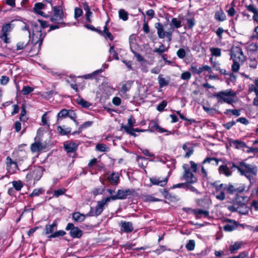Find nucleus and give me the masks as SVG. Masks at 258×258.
Wrapping results in <instances>:
<instances>
[{"instance_id": "1", "label": "nucleus", "mask_w": 258, "mask_h": 258, "mask_svg": "<svg viewBox=\"0 0 258 258\" xmlns=\"http://www.w3.org/2000/svg\"><path fill=\"white\" fill-rule=\"evenodd\" d=\"M240 167L237 168L238 171L242 175L245 176L249 180H251L252 176H255L257 174V169L255 165L246 164L242 161L239 163Z\"/></svg>"}, {"instance_id": "2", "label": "nucleus", "mask_w": 258, "mask_h": 258, "mask_svg": "<svg viewBox=\"0 0 258 258\" xmlns=\"http://www.w3.org/2000/svg\"><path fill=\"white\" fill-rule=\"evenodd\" d=\"M52 10L53 15L50 18L51 21L56 24H60L62 26H66V23L62 22L65 17L62 7L61 6H54L52 7Z\"/></svg>"}, {"instance_id": "3", "label": "nucleus", "mask_w": 258, "mask_h": 258, "mask_svg": "<svg viewBox=\"0 0 258 258\" xmlns=\"http://www.w3.org/2000/svg\"><path fill=\"white\" fill-rule=\"evenodd\" d=\"M109 202H110V200L109 197L98 201L94 209L91 208V210L87 215L89 216H98L100 215L103 212L104 207L107 206L108 203Z\"/></svg>"}, {"instance_id": "4", "label": "nucleus", "mask_w": 258, "mask_h": 258, "mask_svg": "<svg viewBox=\"0 0 258 258\" xmlns=\"http://www.w3.org/2000/svg\"><path fill=\"white\" fill-rule=\"evenodd\" d=\"M136 193L135 190L133 188H128L126 189H118L117 194L114 196L108 197L111 200H124L130 198L132 196H134Z\"/></svg>"}, {"instance_id": "5", "label": "nucleus", "mask_w": 258, "mask_h": 258, "mask_svg": "<svg viewBox=\"0 0 258 258\" xmlns=\"http://www.w3.org/2000/svg\"><path fill=\"white\" fill-rule=\"evenodd\" d=\"M231 58L233 61L243 62L245 59L244 54L240 47L233 46L230 50Z\"/></svg>"}, {"instance_id": "6", "label": "nucleus", "mask_w": 258, "mask_h": 258, "mask_svg": "<svg viewBox=\"0 0 258 258\" xmlns=\"http://www.w3.org/2000/svg\"><path fill=\"white\" fill-rule=\"evenodd\" d=\"M248 200V199L247 197H238L236 199V202L238 203V212L241 214L246 215L248 214L249 211V209L246 206L245 203H246Z\"/></svg>"}, {"instance_id": "7", "label": "nucleus", "mask_w": 258, "mask_h": 258, "mask_svg": "<svg viewBox=\"0 0 258 258\" xmlns=\"http://www.w3.org/2000/svg\"><path fill=\"white\" fill-rule=\"evenodd\" d=\"M184 173L182 178L190 183H193L197 181V178L194 174L190 171L188 164H184L182 166Z\"/></svg>"}, {"instance_id": "8", "label": "nucleus", "mask_w": 258, "mask_h": 258, "mask_svg": "<svg viewBox=\"0 0 258 258\" xmlns=\"http://www.w3.org/2000/svg\"><path fill=\"white\" fill-rule=\"evenodd\" d=\"M42 169L40 167H37L31 170L26 175V178L28 180L34 179V181L39 180L42 175Z\"/></svg>"}, {"instance_id": "9", "label": "nucleus", "mask_w": 258, "mask_h": 258, "mask_svg": "<svg viewBox=\"0 0 258 258\" xmlns=\"http://www.w3.org/2000/svg\"><path fill=\"white\" fill-rule=\"evenodd\" d=\"M66 230L70 231V235L74 238H80L82 235V231L78 227H75L73 223H68L66 228Z\"/></svg>"}, {"instance_id": "10", "label": "nucleus", "mask_w": 258, "mask_h": 258, "mask_svg": "<svg viewBox=\"0 0 258 258\" xmlns=\"http://www.w3.org/2000/svg\"><path fill=\"white\" fill-rule=\"evenodd\" d=\"M219 161V160L217 158L215 157H207L206 158L202 163V166L201 167V172L202 176L204 177H206L207 176V172L204 166V165L207 163H209L217 166L218 165Z\"/></svg>"}, {"instance_id": "11", "label": "nucleus", "mask_w": 258, "mask_h": 258, "mask_svg": "<svg viewBox=\"0 0 258 258\" xmlns=\"http://www.w3.org/2000/svg\"><path fill=\"white\" fill-rule=\"evenodd\" d=\"M245 190V187L243 185L238 186L237 185H232L229 184L227 188V192L231 194H235V199L239 197L237 195L238 193L242 192Z\"/></svg>"}, {"instance_id": "12", "label": "nucleus", "mask_w": 258, "mask_h": 258, "mask_svg": "<svg viewBox=\"0 0 258 258\" xmlns=\"http://www.w3.org/2000/svg\"><path fill=\"white\" fill-rule=\"evenodd\" d=\"M44 36L45 35L42 34L41 30H38L37 33H33L32 38V43L34 44V45L38 43V49H40Z\"/></svg>"}, {"instance_id": "13", "label": "nucleus", "mask_w": 258, "mask_h": 258, "mask_svg": "<svg viewBox=\"0 0 258 258\" xmlns=\"http://www.w3.org/2000/svg\"><path fill=\"white\" fill-rule=\"evenodd\" d=\"M183 210L186 212H188V211H191V212L196 215L197 218H200L202 216L205 217H208L209 215V211L202 209H192L191 208H183Z\"/></svg>"}, {"instance_id": "14", "label": "nucleus", "mask_w": 258, "mask_h": 258, "mask_svg": "<svg viewBox=\"0 0 258 258\" xmlns=\"http://www.w3.org/2000/svg\"><path fill=\"white\" fill-rule=\"evenodd\" d=\"M228 142L230 146H233L236 149H241L247 147V146L246 145V144L241 141L228 139Z\"/></svg>"}, {"instance_id": "15", "label": "nucleus", "mask_w": 258, "mask_h": 258, "mask_svg": "<svg viewBox=\"0 0 258 258\" xmlns=\"http://www.w3.org/2000/svg\"><path fill=\"white\" fill-rule=\"evenodd\" d=\"M57 226V222L56 220H54L51 225H46L44 228V234L46 235L49 234H51L56 230Z\"/></svg>"}, {"instance_id": "16", "label": "nucleus", "mask_w": 258, "mask_h": 258, "mask_svg": "<svg viewBox=\"0 0 258 258\" xmlns=\"http://www.w3.org/2000/svg\"><path fill=\"white\" fill-rule=\"evenodd\" d=\"M45 147L46 146L44 144L41 142L38 141L35 142L31 145V150L33 152H37L45 149Z\"/></svg>"}, {"instance_id": "17", "label": "nucleus", "mask_w": 258, "mask_h": 258, "mask_svg": "<svg viewBox=\"0 0 258 258\" xmlns=\"http://www.w3.org/2000/svg\"><path fill=\"white\" fill-rule=\"evenodd\" d=\"M155 28L157 29L158 37L161 39L164 38L166 36V32L164 30L163 25L160 23H156Z\"/></svg>"}, {"instance_id": "18", "label": "nucleus", "mask_w": 258, "mask_h": 258, "mask_svg": "<svg viewBox=\"0 0 258 258\" xmlns=\"http://www.w3.org/2000/svg\"><path fill=\"white\" fill-rule=\"evenodd\" d=\"M151 182L154 185H159L161 186H165L168 181V176L165 178L163 180L156 177H152L150 179Z\"/></svg>"}, {"instance_id": "19", "label": "nucleus", "mask_w": 258, "mask_h": 258, "mask_svg": "<svg viewBox=\"0 0 258 258\" xmlns=\"http://www.w3.org/2000/svg\"><path fill=\"white\" fill-rule=\"evenodd\" d=\"M29 40L26 42H19L17 44V50L26 49L27 51H33V49L29 47Z\"/></svg>"}, {"instance_id": "20", "label": "nucleus", "mask_w": 258, "mask_h": 258, "mask_svg": "<svg viewBox=\"0 0 258 258\" xmlns=\"http://www.w3.org/2000/svg\"><path fill=\"white\" fill-rule=\"evenodd\" d=\"M120 225L124 232H131L134 229L132 222L121 221Z\"/></svg>"}, {"instance_id": "21", "label": "nucleus", "mask_w": 258, "mask_h": 258, "mask_svg": "<svg viewBox=\"0 0 258 258\" xmlns=\"http://www.w3.org/2000/svg\"><path fill=\"white\" fill-rule=\"evenodd\" d=\"M245 7L249 12L253 13V19L258 22V9L254 8L253 5L251 4L249 5H246Z\"/></svg>"}, {"instance_id": "22", "label": "nucleus", "mask_w": 258, "mask_h": 258, "mask_svg": "<svg viewBox=\"0 0 258 258\" xmlns=\"http://www.w3.org/2000/svg\"><path fill=\"white\" fill-rule=\"evenodd\" d=\"M64 147L68 153H73L77 150L78 148V145L75 143L71 142L64 144Z\"/></svg>"}, {"instance_id": "23", "label": "nucleus", "mask_w": 258, "mask_h": 258, "mask_svg": "<svg viewBox=\"0 0 258 258\" xmlns=\"http://www.w3.org/2000/svg\"><path fill=\"white\" fill-rule=\"evenodd\" d=\"M238 226V223L234 220L227 218V231H232Z\"/></svg>"}, {"instance_id": "24", "label": "nucleus", "mask_w": 258, "mask_h": 258, "mask_svg": "<svg viewBox=\"0 0 258 258\" xmlns=\"http://www.w3.org/2000/svg\"><path fill=\"white\" fill-rule=\"evenodd\" d=\"M213 97L216 98L219 103H224L226 102V92L221 91L214 94Z\"/></svg>"}, {"instance_id": "25", "label": "nucleus", "mask_w": 258, "mask_h": 258, "mask_svg": "<svg viewBox=\"0 0 258 258\" xmlns=\"http://www.w3.org/2000/svg\"><path fill=\"white\" fill-rule=\"evenodd\" d=\"M158 79L160 88L167 86L170 82V78L169 77L164 78L163 77V75L161 74L158 76Z\"/></svg>"}, {"instance_id": "26", "label": "nucleus", "mask_w": 258, "mask_h": 258, "mask_svg": "<svg viewBox=\"0 0 258 258\" xmlns=\"http://www.w3.org/2000/svg\"><path fill=\"white\" fill-rule=\"evenodd\" d=\"M108 179L111 184H117L119 182V177L118 173L113 172L108 177Z\"/></svg>"}, {"instance_id": "27", "label": "nucleus", "mask_w": 258, "mask_h": 258, "mask_svg": "<svg viewBox=\"0 0 258 258\" xmlns=\"http://www.w3.org/2000/svg\"><path fill=\"white\" fill-rule=\"evenodd\" d=\"M242 245V241L236 242L233 244L229 246V251L231 253H235L239 250Z\"/></svg>"}, {"instance_id": "28", "label": "nucleus", "mask_w": 258, "mask_h": 258, "mask_svg": "<svg viewBox=\"0 0 258 258\" xmlns=\"http://www.w3.org/2000/svg\"><path fill=\"white\" fill-rule=\"evenodd\" d=\"M73 220L78 222H81L84 221L85 216L84 214H81L79 212H75L73 214L72 216Z\"/></svg>"}, {"instance_id": "29", "label": "nucleus", "mask_w": 258, "mask_h": 258, "mask_svg": "<svg viewBox=\"0 0 258 258\" xmlns=\"http://www.w3.org/2000/svg\"><path fill=\"white\" fill-rule=\"evenodd\" d=\"M44 4L41 3H36L35 4L34 7V11L37 13L39 15H40L41 16H43V14L44 13L40 11V10L43 9L44 8Z\"/></svg>"}, {"instance_id": "30", "label": "nucleus", "mask_w": 258, "mask_h": 258, "mask_svg": "<svg viewBox=\"0 0 258 258\" xmlns=\"http://www.w3.org/2000/svg\"><path fill=\"white\" fill-rule=\"evenodd\" d=\"M133 84V82L131 81H127L125 84H124L121 87L120 89V91L123 94H125L127 91H128L132 86Z\"/></svg>"}, {"instance_id": "31", "label": "nucleus", "mask_w": 258, "mask_h": 258, "mask_svg": "<svg viewBox=\"0 0 258 258\" xmlns=\"http://www.w3.org/2000/svg\"><path fill=\"white\" fill-rule=\"evenodd\" d=\"M240 167V166H236L233 162H228L227 163V176L230 175V172H231L230 170H235L237 168Z\"/></svg>"}, {"instance_id": "32", "label": "nucleus", "mask_w": 258, "mask_h": 258, "mask_svg": "<svg viewBox=\"0 0 258 258\" xmlns=\"http://www.w3.org/2000/svg\"><path fill=\"white\" fill-rule=\"evenodd\" d=\"M66 234V232L63 230H59L57 231L54 232L48 236L49 238H56L59 236H64Z\"/></svg>"}, {"instance_id": "33", "label": "nucleus", "mask_w": 258, "mask_h": 258, "mask_svg": "<svg viewBox=\"0 0 258 258\" xmlns=\"http://www.w3.org/2000/svg\"><path fill=\"white\" fill-rule=\"evenodd\" d=\"M69 113V110H67L66 109H62L59 113L57 114V122H58L60 118L61 117H66L68 116V114Z\"/></svg>"}, {"instance_id": "34", "label": "nucleus", "mask_w": 258, "mask_h": 258, "mask_svg": "<svg viewBox=\"0 0 258 258\" xmlns=\"http://www.w3.org/2000/svg\"><path fill=\"white\" fill-rule=\"evenodd\" d=\"M219 183V181H216L211 184L212 186L215 188V191H220L224 190V188H223V187H224L223 184H220Z\"/></svg>"}, {"instance_id": "35", "label": "nucleus", "mask_w": 258, "mask_h": 258, "mask_svg": "<svg viewBox=\"0 0 258 258\" xmlns=\"http://www.w3.org/2000/svg\"><path fill=\"white\" fill-rule=\"evenodd\" d=\"M215 18L218 21H224L225 19L224 13L222 10L217 11L215 13Z\"/></svg>"}, {"instance_id": "36", "label": "nucleus", "mask_w": 258, "mask_h": 258, "mask_svg": "<svg viewBox=\"0 0 258 258\" xmlns=\"http://www.w3.org/2000/svg\"><path fill=\"white\" fill-rule=\"evenodd\" d=\"M119 17L123 21L128 19V13L123 9H120L118 11Z\"/></svg>"}, {"instance_id": "37", "label": "nucleus", "mask_w": 258, "mask_h": 258, "mask_svg": "<svg viewBox=\"0 0 258 258\" xmlns=\"http://www.w3.org/2000/svg\"><path fill=\"white\" fill-rule=\"evenodd\" d=\"M96 150L100 152H108L109 149L104 144H99L96 146Z\"/></svg>"}, {"instance_id": "38", "label": "nucleus", "mask_w": 258, "mask_h": 258, "mask_svg": "<svg viewBox=\"0 0 258 258\" xmlns=\"http://www.w3.org/2000/svg\"><path fill=\"white\" fill-rule=\"evenodd\" d=\"M121 128L124 130V131L128 134H130L134 137H137V135L134 133L135 132L132 130H133V128H131L130 127H127L126 125H122Z\"/></svg>"}, {"instance_id": "39", "label": "nucleus", "mask_w": 258, "mask_h": 258, "mask_svg": "<svg viewBox=\"0 0 258 258\" xmlns=\"http://www.w3.org/2000/svg\"><path fill=\"white\" fill-rule=\"evenodd\" d=\"M190 71L194 74H201L203 72L202 67H198L196 66H192Z\"/></svg>"}, {"instance_id": "40", "label": "nucleus", "mask_w": 258, "mask_h": 258, "mask_svg": "<svg viewBox=\"0 0 258 258\" xmlns=\"http://www.w3.org/2000/svg\"><path fill=\"white\" fill-rule=\"evenodd\" d=\"M77 103L84 108H88L91 105L90 103L84 100L83 98L78 99Z\"/></svg>"}, {"instance_id": "41", "label": "nucleus", "mask_w": 258, "mask_h": 258, "mask_svg": "<svg viewBox=\"0 0 258 258\" xmlns=\"http://www.w3.org/2000/svg\"><path fill=\"white\" fill-rule=\"evenodd\" d=\"M147 159L144 157L139 156L137 157V161L139 165L143 168L146 167Z\"/></svg>"}, {"instance_id": "42", "label": "nucleus", "mask_w": 258, "mask_h": 258, "mask_svg": "<svg viewBox=\"0 0 258 258\" xmlns=\"http://www.w3.org/2000/svg\"><path fill=\"white\" fill-rule=\"evenodd\" d=\"M181 21L177 20L175 18H173L171 20L170 26H174L175 28H178L181 27Z\"/></svg>"}, {"instance_id": "43", "label": "nucleus", "mask_w": 258, "mask_h": 258, "mask_svg": "<svg viewBox=\"0 0 258 258\" xmlns=\"http://www.w3.org/2000/svg\"><path fill=\"white\" fill-rule=\"evenodd\" d=\"M167 50V49L166 48L164 44H162L159 48H156L153 50V52H157L158 53L161 54L164 52H166Z\"/></svg>"}, {"instance_id": "44", "label": "nucleus", "mask_w": 258, "mask_h": 258, "mask_svg": "<svg viewBox=\"0 0 258 258\" xmlns=\"http://www.w3.org/2000/svg\"><path fill=\"white\" fill-rule=\"evenodd\" d=\"M214 194L216 196V198L220 201H223L225 199L224 190L220 191H215Z\"/></svg>"}, {"instance_id": "45", "label": "nucleus", "mask_w": 258, "mask_h": 258, "mask_svg": "<svg viewBox=\"0 0 258 258\" xmlns=\"http://www.w3.org/2000/svg\"><path fill=\"white\" fill-rule=\"evenodd\" d=\"M186 249L189 251L193 250L195 247V242L194 240H189L186 245Z\"/></svg>"}, {"instance_id": "46", "label": "nucleus", "mask_w": 258, "mask_h": 258, "mask_svg": "<svg viewBox=\"0 0 258 258\" xmlns=\"http://www.w3.org/2000/svg\"><path fill=\"white\" fill-rule=\"evenodd\" d=\"M57 131L61 135H66L70 133L71 131L70 128H67L66 130L62 128L60 126L57 127Z\"/></svg>"}, {"instance_id": "47", "label": "nucleus", "mask_w": 258, "mask_h": 258, "mask_svg": "<svg viewBox=\"0 0 258 258\" xmlns=\"http://www.w3.org/2000/svg\"><path fill=\"white\" fill-rule=\"evenodd\" d=\"M104 36L108 38L110 40H112L113 37L111 33L109 31L106 25L104 26L103 30Z\"/></svg>"}, {"instance_id": "48", "label": "nucleus", "mask_w": 258, "mask_h": 258, "mask_svg": "<svg viewBox=\"0 0 258 258\" xmlns=\"http://www.w3.org/2000/svg\"><path fill=\"white\" fill-rule=\"evenodd\" d=\"M66 190H67L66 189H65L64 188L54 190L53 192V196H54V197L57 198L59 196L64 194Z\"/></svg>"}, {"instance_id": "49", "label": "nucleus", "mask_w": 258, "mask_h": 258, "mask_svg": "<svg viewBox=\"0 0 258 258\" xmlns=\"http://www.w3.org/2000/svg\"><path fill=\"white\" fill-rule=\"evenodd\" d=\"M233 63L232 65V70L233 72H237L239 69L240 63L241 61H233Z\"/></svg>"}, {"instance_id": "50", "label": "nucleus", "mask_w": 258, "mask_h": 258, "mask_svg": "<svg viewBox=\"0 0 258 258\" xmlns=\"http://www.w3.org/2000/svg\"><path fill=\"white\" fill-rule=\"evenodd\" d=\"M12 30L10 24H7L3 26L2 31L3 34H8Z\"/></svg>"}, {"instance_id": "51", "label": "nucleus", "mask_w": 258, "mask_h": 258, "mask_svg": "<svg viewBox=\"0 0 258 258\" xmlns=\"http://www.w3.org/2000/svg\"><path fill=\"white\" fill-rule=\"evenodd\" d=\"M210 51L213 55L220 56L221 55V49L219 48H211Z\"/></svg>"}, {"instance_id": "52", "label": "nucleus", "mask_w": 258, "mask_h": 258, "mask_svg": "<svg viewBox=\"0 0 258 258\" xmlns=\"http://www.w3.org/2000/svg\"><path fill=\"white\" fill-rule=\"evenodd\" d=\"M187 25L188 29H192L195 25V20L194 18H186Z\"/></svg>"}, {"instance_id": "53", "label": "nucleus", "mask_w": 258, "mask_h": 258, "mask_svg": "<svg viewBox=\"0 0 258 258\" xmlns=\"http://www.w3.org/2000/svg\"><path fill=\"white\" fill-rule=\"evenodd\" d=\"M240 110L239 109H227V115L231 113L230 115L238 116L240 115Z\"/></svg>"}, {"instance_id": "54", "label": "nucleus", "mask_w": 258, "mask_h": 258, "mask_svg": "<svg viewBox=\"0 0 258 258\" xmlns=\"http://www.w3.org/2000/svg\"><path fill=\"white\" fill-rule=\"evenodd\" d=\"M257 61L255 58H250L249 59V66L252 69H256L257 65Z\"/></svg>"}, {"instance_id": "55", "label": "nucleus", "mask_w": 258, "mask_h": 258, "mask_svg": "<svg viewBox=\"0 0 258 258\" xmlns=\"http://www.w3.org/2000/svg\"><path fill=\"white\" fill-rule=\"evenodd\" d=\"M34 89L29 86H24L22 90L23 95H27L32 92Z\"/></svg>"}, {"instance_id": "56", "label": "nucleus", "mask_w": 258, "mask_h": 258, "mask_svg": "<svg viewBox=\"0 0 258 258\" xmlns=\"http://www.w3.org/2000/svg\"><path fill=\"white\" fill-rule=\"evenodd\" d=\"M26 114V111L25 109V107L23 105L22 107V110L20 114V119L21 121H25L27 119L25 117V115Z\"/></svg>"}, {"instance_id": "57", "label": "nucleus", "mask_w": 258, "mask_h": 258, "mask_svg": "<svg viewBox=\"0 0 258 258\" xmlns=\"http://www.w3.org/2000/svg\"><path fill=\"white\" fill-rule=\"evenodd\" d=\"M93 123V122L91 121H88L82 124L79 127V131L78 133L79 134L80 132H81L82 130L84 128H86L87 127H89L91 126Z\"/></svg>"}, {"instance_id": "58", "label": "nucleus", "mask_w": 258, "mask_h": 258, "mask_svg": "<svg viewBox=\"0 0 258 258\" xmlns=\"http://www.w3.org/2000/svg\"><path fill=\"white\" fill-rule=\"evenodd\" d=\"M68 116L71 119L73 120L76 124L78 123V122L76 120V118H77V115L74 110H69V113L68 114Z\"/></svg>"}, {"instance_id": "59", "label": "nucleus", "mask_w": 258, "mask_h": 258, "mask_svg": "<svg viewBox=\"0 0 258 258\" xmlns=\"http://www.w3.org/2000/svg\"><path fill=\"white\" fill-rule=\"evenodd\" d=\"M176 54L178 57L180 58H183L186 56V52L183 48H180L177 51Z\"/></svg>"}, {"instance_id": "60", "label": "nucleus", "mask_w": 258, "mask_h": 258, "mask_svg": "<svg viewBox=\"0 0 258 258\" xmlns=\"http://www.w3.org/2000/svg\"><path fill=\"white\" fill-rule=\"evenodd\" d=\"M83 11L81 9L79 8H76L75 9V18L77 19L79 17H81L82 15Z\"/></svg>"}, {"instance_id": "61", "label": "nucleus", "mask_w": 258, "mask_h": 258, "mask_svg": "<svg viewBox=\"0 0 258 258\" xmlns=\"http://www.w3.org/2000/svg\"><path fill=\"white\" fill-rule=\"evenodd\" d=\"M167 105V102L165 100L162 101L157 107V109L159 111H163L164 108Z\"/></svg>"}, {"instance_id": "62", "label": "nucleus", "mask_w": 258, "mask_h": 258, "mask_svg": "<svg viewBox=\"0 0 258 258\" xmlns=\"http://www.w3.org/2000/svg\"><path fill=\"white\" fill-rule=\"evenodd\" d=\"M247 150L245 151V152L247 153H258V148L257 147H246Z\"/></svg>"}, {"instance_id": "63", "label": "nucleus", "mask_w": 258, "mask_h": 258, "mask_svg": "<svg viewBox=\"0 0 258 258\" xmlns=\"http://www.w3.org/2000/svg\"><path fill=\"white\" fill-rule=\"evenodd\" d=\"M13 186L14 187V188L17 190H20L21 189V188L22 187V182L21 181H13Z\"/></svg>"}, {"instance_id": "64", "label": "nucleus", "mask_w": 258, "mask_h": 258, "mask_svg": "<svg viewBox=\"0 0 258 258\" xmlns=\"http://www.w3.org/2000/svg\"><path fill=\"white\" fill-rule=\"evenodd\" d=\"M248 257L247 252L246 251H243L240 252L238 255L230 257L229 258H247Z\"/></svg>"}]
</instances>
